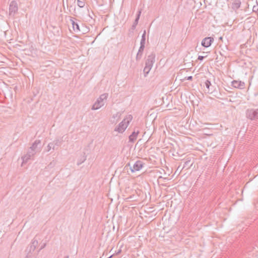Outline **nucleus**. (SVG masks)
I'll return each mask as SVG.
<instances>
[{
	"mask_svg": "<svg viewBox=\"0 0 258 258\" xmlns=\"http://www.w3.org/2000/svg\"><path fill=\"white\" fill-rule=\"evenodd\" d=\"M41 144V141L39 140H37L33 143L32 146L30 147L27 154L22 157L23 162H27L28 160L30 159L36 153L40 151V147H38Z\"/></svg>",
	"mask_w": 258,
	"mask_h": 258,
	"instance_id": "nucleus-1",
	"label": "nucleus"
},
{
	"mask_svg": "<svg viewBox=\"0 0 258 258\" xmlns=\"http://www.w3.org/2000/svg\"><path fill=\"white\" fill-rule=\"evenodd\" d=\"M132 119L133 116L131 115H128L121 122H120L117 126L115 127L114 131L117 132L119 133H123L128 126Z\"/></svg>",
	"mask_w": 258,
	"mask_h": 258,
	"instance_id": "nucleus-2",
	"label": "nucleus"
},
{
	"mask_svg": "<svg viewBox=\"0 0 258 258\" xmlns=\"http://www.w3.org/2000/svg\"><path fill=\"white\" fill-rule=\"evenodd\" d=\"M107 98V94H103L97 99L95 103L92 106V110H97L100 108L104 104V100Z\"/></svg>",
	"mask_w": 258,
	"mask_h": 258,
	"instance_id": "nucleus-3",
	"label": "nucleus"
},
{
	"mask_svg": "<svg viewBox=\"0 0 258 258\" xmlns=\"http://www.w3.org/2000/svg\"><path fill=\"white\" fill-rule=\"evenodd\" d=\"M246 115L251 120H258V109H248L246 111Z\"/></svg>",
	"mask_w": 258,
	"mask_h": 258,
	"instance_id": "nucleus-4",
	"label": "nucleus"
},
{
	"mask_svg": "<svg viewBox=\"0 0 258 258\" xmlns=\"http://www.w3.org/2000/svg\"><path fill=\"white\" fill-rule=\"evenodd\" d=\"M37 245L38 241L34 238L32 240L31 244L28 246L25 250L26 252L27 253V255L26 258L29 257V254L32 253V252L35 250Z\"/></svg>",
	"mask_w": 258,
	"mask_h": 258,
	"instance_id": "nucleus-5",
	"label": "nucleus"
},
{
	"mask_svg": "<svg viewBox=\"0 0 258 258\" xmlns=\"http://www.w3.org/2000/svg\"><path fill=\"white\" fill-rule=\"evenodd\" d=\"M144 163L140 160L137 161L133 167H130V170L132 173L140 170L143 167Z\"/></svg>",
	"mask_w": 258,
	"mask_h": 258,
	"instance_id": "nucleus-6",
	"label": "nucleus"
},
{
	"mask_svg": "<svg viewBox=\"0 0 258 258\" xmlns=\"http://www.w3.org/2000/svg\"><path fill=\"white\" fill-rule=\"evenodd\" d=\"M18 11V5L15 1H13L9 6V15L14 16Z\"/></svg>",
	"mask_w": 258,
	"mask_h": 258,
	"instance_id": "nucleus-7",
	"label": "nucleus"
},
{
	"mask_svg": "<svg viewBox=\"0 0 258 258\" xmlns=\"http://www.w3.org/2000/svg\"><path fill=\"white\" fill-rule=\"evenodd\" d=\"M155 54L152 52L148 56L147 59L146 61L145 66L152 68L153 64L155 62Z\"/></svg>",
	"mask_w": 258,
	"mask_h": 258,
	"instance_id": "nucleus-8",
	"label": "nucleus"
},
{
	"mask_svg": "<svg viewBox=\"0 0 258 258\" xmlns=\"http://www.w3.org/2000/svg\"><path fill=\"white\" fill-rule=\"evenodd\" d=\"M214 41V38L211 37L205 38L202 41V45L205 47H208L211 46Z\"/></svg>",
	"mask_w": 258,
	"mask_h": 258,
	"instance_id": "nucleus-9",
	"label": "nucleus"
},
{
	"mask_svg": "<svg viewBox=\"0 0 258 258\" xmlns=\"http://www.w3.org/2000/svg\"><path fill=\"white\" fill-rule=\"evenodd\" d=\"M231 85L235 88L242 89L244 88L245 83L241 81L234 80L231 82Z\"/></svg>",
	"mask_w": 258,
	"mask_h": 258,
	"instance_id": "nucleus-10",
	"label": "nucleus"
},
{
	"mask_svg": "<svg viewBox=\"0 0 258 258\" xmlns=\"http://www.w3.org/2000/svg\"><path fill=\"white\" fill-rule=\"evenodd\" d=\"M140 132L139 130H134V132L132 133V134L129 136V142L133 143L134 142L137 138L138 134Z\"/></svg>",
	"mask_w": 258,
	"mask_h": 258,
	"instance_id": "nucleus-11",
	"label": "nucleus"
},
{
	"mask_svg": "<svg viewBox=\"0 0 258 258\" xmlns=\"http://www.w3.org/2000/svg\"><path fill=\"white\" fill-rule=\"evenodd\" d=\"M141 13H142V10L141 9L138 11V13H137V16H136V19L135 20V21H134L133 24L132 26V28H131L132 30H135L136 29V26L137 25V24L138 23V22H139L140 16H141Z\"/></svg>",
	"mask_w": 258,
	"mask_h": 258,
	"instance_id": "nucleus-12",
	"label": "nucleus"
},
{
	"mask_svg": "<svg viewBox=\"0 0 258 258\" xmlns=\"http://www.w3.org/2000/svg\"><path fill=\"white\" fill-rule=\"evenodd\" d=\"M144 48L145 46L140 45V47L139 49V50L136 57V59L137 61H139L141 59Z\"/></svg>",
	"mask_w": 258,
	"mask_h": 258,
	"instance_id": "nucleus-13",
	"label": "nucleus"
},
{
	"mask_svg": "<svg viewBox=\"0 0 258 258\" xmlns=\"http://www.w3.org/2000/svg\"><path fill=\"white\" fill-rule=\"evenodd\" d=\"M241 5V1L240 0H233L232 4V9L235 11L238 10Z\"/></svg>",
	"mask_w": 258,
	"mask_h": 258,
	"instance_id": "nucleus-14",
	"label": "nucleus"
},
{
	"mask_svg": "<svg viewBox=\"0 0 258 258\" xmlns=\"http://www.w3.org/2000/svg\"><path fill=\"white\" fill-rule=\"evenodd\" d=\"M205 86L207 89L208 93H212L214 91L213 86L212 85L211 82L209 80H206L205 82Z\"/></svg>",
	"mask_w": 258,
	"mask_h": 258,
	"instance_id": "nucleus-15",
	"label": "nucleus"
},
{
	"mask_svg": "<svg viewBox=\"0 0 258 258\" xmlns=\"http://www.w3.org/2000/svg\"><path fill=\"white\" fill-rule=\"evenodd\" d=\"M72 22V25L73 26V30L76 32H80V27L79 24L75 22L74 20H71Z\"/></svg>",
	"mask_w": 258,
	"mask_h": 258,
	"instance_id": "nucleus-16",
	"label": "nucleus"
},
{
	"mask_svg": "<svg viewBox=\"0 0 258 258\" xmlns=\"http://www.w3.org/2000/svg\"><path fill=\"white\" fill-rule=\"evenodd\" d=\"M87 159V156L85 153H83V156L78 161L77 165H80L83 163Z\"/></svg>",
	"mask_w": 258,
	"mask_h": 258,
	"instance_id": "nucleus-17",
	"label": "nucleus"
},
{
	"mask_svg": "<svg viewBox=\"0 0 258 258\" xmlns=\"http://www.w3.org/2000/svg\"><path fill=\"white\" fill-rule=\"evenodd\" d=\"M145 41H146V31L145 30L142 36V38H141V40L140 42V45L145 46Z\"/></svg>",
	"mask_w": 258,
	"mask_h": 258,
	"instance_id": "nucleus-18",
	"label": "nucleus"
},
{
	"mask_svg": "<svg viewBox=\"0 0 258 258\" xmlns=\"http://www.w3.org/2000/svg\"><path fill=\"white\" fill-rule=\"evenodd\" d=\"M52 143H54V145L55 146V149H56V148H55V147L60 146V145L61 144V143H62V140L61 139H56Z\"/></svg>",
	"mask_w": 258,
	"mask_h": 258,
	"instance_id": "nucleus-19",
	"label": "nucleus"
},
{
	"mask_svg": "<svg viewBox=\"0 0 258 258\" xmlns=\"http://www.w3.org/2000/svg\"><path fill=\"white\" fill-rule=\"evenodd\" d=\"M51 149L53 150H55V146L54 145V143H50L48 144V145L47 146V152H49Z\"/></svg>",
	"mask_w": 258,
	"mask_h": 258,
	"instance_id": "nucleus-20",
	"label": "nucleus"
},
{
	"mask_svg": "<svg viewBox=\"0 0 258 258\" xmlns=\"http://www.w3.org/2000/svg\"><path fill=\"white\" fill-rule=\"evenodd\" d=\"M192 164V163L190 164V160H187L184 162L182 169L184 168H186L187 169H188L191 166Z\"/></svg>",
	"mask_w": 258,
	"mask_h": 258,
	"instance_id": "nucleus-21",
	"label": "nucleus"
},
{
	"mask_svg": "<svg viewBox=\"0 0 258 258\" xmlns=\"http://www.w3.org/2000/svg\"><path fill=\"white\" fill-rule=\"evenodd\" d=\"M151 69V68H150L148 67H147V66L145 67L144 70H143L145 77L147 76V75L149 74Z\"/></svg>",
	"mask_w": 258,
	"mask_h": 258,
	"instance_id": "nucleus-22",
	"label": "nucleus"
},
{
	"mask_svg": "<svg viewBox=\"0 0 258 258\" xmlns=\"http://www.w3.org/2000/svg\"><path fill=\"white\" fill-rule=\"evenodd\" d=\"M77 4L80 8H83L85 6V2L81 0H77Z\"/></svg>",
	"mask_w": 258,
	"mask_h": 258,
	"instance_id": "nucleus-23",
	"label": "nucleus"
},
{
	"mask_svg": "<svg viewBox=\"0 0 258 258\" xmlns=\"http://www.w3.org/2000/svg\"><path fill=\"white\" fill-rule=\"evenodd\" d=\"M252 11L253 12H256L258 11V6H254L252 8Z\"/></svg>",
	"mask_w": 258,
	"mask_h": 258,
	"instance_id": "nucleus-24",
	"label": "nucleus"
},
{
	"mask_svg": "<svg viewBox=\"0 0 258 258\" xmlns=\"http://www.w3.org/2000/svg\"><path fill=\"white\" fill-rule=\"evenodd\" d=\"M120 115V114L119 112H117L116 113L113 114L112 117L115 118L116 117H119Z\"/></svg>",
	"mask_w": 258,
	"mask_h": 258,
	"instance_id": "nucleus-25",
	"label": "nucleus"
},
{
	"mask_svg": "<svg viewBox=\"0 0 258 258\" xmlns=\"http://www.w3.org/2000/svg\"><path fill=\"white\" fill-rule=\"evenodd\" d=\"M192 79V76H188V77H185L184 79H183L184 80H189V81H191Z\"/></svg>",
	"mask_w": 258,
	"mask_h": 258,
	"instance_id": "nucleus-26",
	"label": "nucleus"
},
{
	"mask_svg": "<svg viewBox=\"0 0 258 258\" xmlns=\"http://www.w3.org/2000/svg\"><path fill=\"white\" fill-rule=\"evenodd\" d=\"M128 167H130V168L131 167H132L131 165V164L130 163H128L124 167V170H127L128 169Z\"/></svg>",
	"mask_w": 258,
	"mask_h": 258,
	"instance_id": "nucleus-27",
	"label": "nucleus"
},
{
	"mask_svg": "<svg viewBox=\"0 0 258 258\" xmlns=\"http://www.w3.org/2000/svg\"><path fill=\"white\" fill-rule=\"evenodd\" d=\"M204 56H199V57H198V59L199 60H200L202 61V60H203V59H204Z\"/></svg>",
	"mask_w": 258,
	"mask_h": 258,
	"instance_id": "nucleus-28",
	"label": "nucleus"
},
{
	"mask_svg": "<svg viewBox=\"0 0 258 258\" xmlns=\"http://www.w3.org/2000/svg\"><path fill=\"white\" fill-rule=\"evenodd\" d=\"M46 246V243H44L42 245H41L40 249H39V251L41 250V249H42L43 248H44Z\"/></svg>",
	"mask_w": 258,
	"mask_h": 258,
	"instance_id": "nucleus-29",
	"label": "nucleus"
},
{
	"mask_svg": "<svg viewBox=\"0 0 258 258\" xmlns=\"http://www.w3.org/2000/svg\"><path fill=\"white\" fill-rule=\"evenodd\" d=\"M121 251V250H119L117 252V254H118L119 253H120Z\"/></svg>",
	"mask_w": 258,
	"mask_h": 258,
	"instance_id": "nucleus-30",
	"label": "nucleus"
},
{
	"mask_svg": "<svg viewBox=\"0 0 258 258\" xmlns=\"http://www.w3.org/2000/svg\"><path fill=\"white\" fill-rule=\"evenodd\" d=\"M64 258H69V255H67L64 257Z\"/></svg>",
	"mask_w": 258,
	"mask_h": 258,
	"instance_id": "nucleus-31",
	"label": "nucleus"
},
{
	"mask_svg": "<svg viewBox=\"0 0 258 258\" xmlns=\"http://www.w3.org/2000/svg\"><path fill=\"white\" fill-rule=\"evenodd\" d=\"M220 54L222 55H223V54L221 53V52H220Z\"/></svg>",
	"mask_w": 258,
	"mask_h": 258,
	"instance_id": "nucleus-32",
	"label": "nucleus"
}]
</instances>
